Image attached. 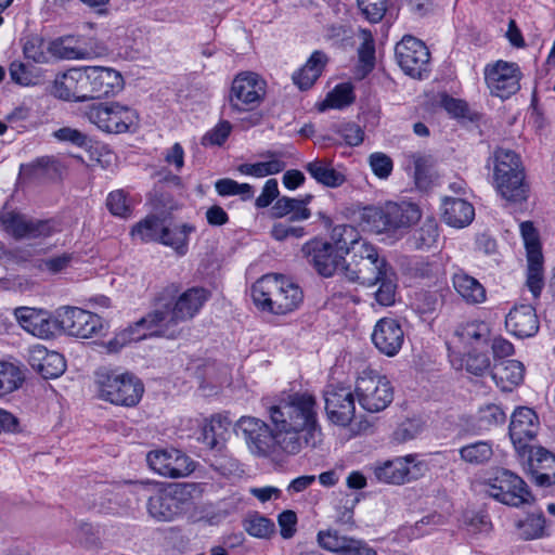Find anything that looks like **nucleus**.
<instances>
[{
	"instance_id": "obj_1",
	"label": "nucleus",
	"mask_w": 555,
	"mask_h": 555,
	"mask_svg": "<svg viewBox=\"0 0 555 555\" xmlns=\"http://www.w3.org/2000/svg\"><path fill=\"white\" fill-rule=\"evenodd\" d=\"M261 403L272 428L254 416H242L235 425L237 435L243 437L251 453L266 456L279 450L294 455L304 447L314 448L321 442L322 430L313 395L283 393L262 398Z\"/></svg>"
},
{
	"instance_id": "obj_2",
	"label": "nucleus",
	"mask_w": 555,
	"mask_h": 555,
	"mask_svg": "<svg viewBox=\"0 0 555 555\" xmlns=\"http://www.w3.org/2000/svg\"><path fill=\"white\" fill-rule=\"evenodd\" d=\"M210 293L204 287H191L179 294V286H165L154 299L153 310L140 319L152 333L170 339L181 335L178 326L181 322L192 320L208 300Z\"/></svg>"
},
{
	"instance_id": "obj_3",
	"label": "nucleus",
	"mask_w": 555,
	"mask_h": 555,
	"mask_svg": "<svg viewBox=\"0 0 555 555\" xmlns=\"http://www.w3.org/2000/svg\"><path fill=\"white\" fill-rule=\"evenodd\" d=\"M492 185L509 204H522L528 199L530 186L519 154L503 147L493 152Z\"/></svg>"
},
{
	"instance_id": "obj_4",
	"label": "nucleus",
	"mask_w": 555,
	"mask_h": 555,
	"mask_svg": "<svg viewBox=\"0 0 555 555\" xmlns=\"http://www.w3.org/2000/svg\"><path fill=\"white\" fill-rule=\"evenodd\" d=\"M251 297L262 311L286 314L299 307L304 294L291 279L282 274H266L253 285Z\"/></svg>"
},
{
	"instance_id": "obj_5",
	"label": "nucleus",
	"mask_w": 555,
	"mask_h": 555,
	"mask_svg": "<svg viewBox=\"0 0 555 555\" xmlns=\"http://www.w3.org/2000/svg\"><path fill=\"white\" fill-rule=\"evenodd\" d=\"M133 492L147 498V512L157 521H172L183 513L189 500L185 486L160 488L157 483L134 482Z\"/></svg>"
},
{
	"instance_id": "obj_6",
	"label": "nucleus",
	"mask_w": 555,
	"mask_h": 555,
	"mask_svg": "<svg viewBox=\"0 0 555 555\" xmlns=\"http://www.w3.org/2000/svg\"><path fill=\"white\" fill-rule=\"evenodd\" d=\"M99 397L115 405L134 406L144 392L142 382L130 372L100 367L95 372Z\"/></svg>"
},
{
	"instance_id": "obj_7",
	"label": "nucleus",
	"mask_w": 555,
	"mask_h": 555,
	"mask_svg": "<svg viewBox=\"0 0 555 555\" xmlns=\"http://www.w3.org/2000/svg\"><path fill=\"white\" fill-rule=\"evenodd\" d=\"M349 254L350 258L343 267V272L350 282L363 286L377 285L390 268L386 259L379 256L376 246L367 241L354 245Z\"/></svg>"
},
{
	"instance_id": "obj_8",
	"label": "nucleus",
	"mask_w": 555,
	"mask_h": 555,
	"mask_svg": "<svg viewBox=\"0 0 555 555\" xmlns=\"http://www.w3.org/2000/svg\"><path fill=\"white\" fill-rule=\"evenodd\" d=\"M354 393L361 408L370 413L384 411L393 400V387L390 380L370 367L359 373Z\"/></svg>"
},
{
	"instance_id": "obj_9",
	"label": "nucleus",
	"mask_w": 555,
	"mask_h": 555,
	"mask_svg": "<svg viewBox=\"0 0 555 555\" xmlns=\"http://www.w3.org/2000/svg\"><path fill=\"white\" fill-rule=\"evenodd\" d=\"M88 119L106 133H125L138 127L139 115L130 106L118 102L92 105L87 112Z\"/></svg>"
},
{
	"instance_id": "obj_10",
	"label": "nucleus",
	"mask_w": 555,
	"mask_h": 555,
	"mask_svg": "<svg viewBox=\"0 0 555 555\" xmlns=\"http://www.w3.org/2000/svg\"><path fill=\"white\" fill-rule=\"evenodd\" d=\"M486 492L494 500L513 507L531 504L534 501L527 483L507 469L495 473L487 483Z\"/></svg>"
},
{
	"instance_id": "obj_11",
	"label": "nucleus",
	"mask_w": 555,
	"mask_h": 555,
	"mask_svg": "<svg viewBox=\"0 0 555 555\" xmlns=\"http://www.w3.org/2000/svg\"><path fill=\"white\" fill-rule=\"evenodd\" d=\"M266 81L253 72L237 74L229 93L230 108L235 113H245L257 108L266 95Z\"/></svg>"
},
{
	"instance_id": "obj_12",
	"label": "nucleus",
	"mask_w": 555,
	"mask_h": 555,
	"mask_svg": "<svg viewBox=\"0 0 555 555\" xmlns=\"http://www.w3.org/2000/svg\"><path fill=\"white\" fill-rule=\"evenodd\" d=\"M395 55L401 69L410 77L422 79L428 74L430 53L422 40L405 35L396 44Z\"/></svg>"
},
{
	"instance_id": "obj_13",
	"label": "nucleus",
	"mask_w": 555,
	"mask_h": 555,
	"mask_svg": "<svg viewBox=\"0 0 555 555\" xmlns=\"http://www.w3.org/2000/svg\"><path fill=\"white\" fill-rule=\"evenodd\" d=\"M4 231L15 240H36L51 236L57 231L53 220L29 218L15 211L0 217Z\"/></svg>"
},
{
	"instance_id": "obj_14",
	"label": "nucleus",
	"mask_w": 555,
	"mask_h": 555,
	"mask_svg": "<svg viewBox=\"0 0 555 555\" xmlns=\"http://www.w3.org/2000/svg\"><path fill=\"white\" fill-rule=\"evenodd\" d=\"M485 81L490 93L507 99L520 89L521 73L516 63L499 60L485 67Z\"/></svg>"
},
{
	"instance_id": "obj_15",
	"label": "nucleus",
	"mask_w": 555,
	"mask_h": 555,
	"mask_svg": "<svg viewBox=\"0 0 555 555\" xmlns=\"http://www.w3.org/2000/svg\"><path fill=\"white\" fill-rule=\"evenodd\" d=\"M354 395L350 387L344 385H328L325 388V411L333 424L345 427L353 421Z\"/></svg>"
},
{
	"instance_id": "obj_16",
	"label": "nucleus",
	"mask_w": 555,
	"mask_h": 555,
	"mask_svg": "<svg viewBox=\"0 0 555 555\" xmlns=\"http://www.w3.org/2000/svg\"><path fill=\"white\" fill-rule=\"evenodd\" d=\"M540 422L537 413L528 406H519L512 414L509 424V437L516 452L526 456L532 449L531 442L538 435Z\"/></svg>"
},
{
	"instance_id": "obj_17",
	"label": "nucleus",
	"mask_w": 555,
	"mask_h": 555,
	"mask_svg": "<svg viewBox=\"0 0 555 555\" xmlns=\"http://www.w3.org/2000/svg\"><path fill=\"white\" fill-rule=\"evenodd\" d=\"M57 315L60 330L72 336L90 338L103 327L101 317L78 307H62Z\"/></svg>"
},
{
	"instance_id": "obj_18",
	"label": "nucleus",
	"mask_w": 555,
	"mask_h": 555,
	"mask_svg": "<svg viewBox=\"0 0 555 555\" xmlns=\"http://www.w3.org/2000/svg\"><path fill=\"white\" fill-rule=\"evenodd\" d=\"M146 461L154 472L169 478L185 477L194 470V462L177 449L151 451Z\"/></svg>"
},
{
	"instance_id": "obj_19",
	"label": "nucleus",
	"mask_w": 555,
	"mask_h": 555,
	"mask_svg": "<svg viewBox=\"0 0 555 555\" xmlns=\"http://www.w3.org/2000/svg\"><path fill=\"white\" fill-rule=\"evenodd\" d=\"M416 455L409 454L387 460L374 467V475L380 482L404 485L421 475L422 463H416Z\"/></svg>"
},
{
	"instance_id": "obj_20",
	"label": "nucleus",
	"mask_w": 555,
	"mask_h": 555,
	"mask_svg": "<svg viewBox=\"0 0 555 555\" xmlns=\"http://www.w3.org/2000/svg\"><path fill=\"white\" fill-rule=\"evenodd\" d=\"M301 253L307 262L324 278L333 276L343 259L332 243L318 237L306 242Z\"/></svg>"
},
{
	"instance_id": "obj_21",
	"label": "nucleus",
	"mask_w": 555,
	"mask_h": 555,
	"mask_svg": "<svg viewBox=\"0 0 555 555\" xmlns=\"http://www.w3.org/2000/svg\"><path fill=\"white\" fill-rule=\"evenodd\" d=\"M18 324L31 335L48 339L60 330L59 315L53 319L50 312L29 307H20L14 312Z\"/></svg>"
},
{
	"instance_id": "obj_22",
	"label": "nucleus",
	"mask_w": 555,
	"mask_h": 555,
	"mask_svg": "<svg viewBox=\"0 0 555 555\" xmlns=\"http://www.w3.org/2000/svg\"><path fill=\"white\" fill-rule=\"evenodd\" d=\"M372 341L385 356H396L404 341V332L400 323L392 318H383L374 326Z\"/></svg>"
},
{
	"instance_id": "obj_23",
	"label": "nucleus",
	"mask_w": 555,
	"mask_h": 555,
	"mask_svg": "<svg viewBox=\"0 0 555 555\" xmlns=\"http://www.w3.org/2000/svg\"><path fill=\"white\" fill-rule=\"evenodd\" d=\"M55 95L65 101L85 102L92 100L86 68H73L55 82Z\"/></svg>"
},
{
	"instance_id": "obj_24",
	"label": "nucleus",
	"mask_w": 555,
	"mask_h": 555,
	"mask_svg": "<svg viewBox=\"0 0 555 555\" xmlns=\"http://www.w3.org/2000/svg\"><path fill=\"white\" fill-rule=\"evenodd\" d=\"M28 363L46 379L56 378L66 370V362L61 353L50 351L39 344L28 349Z\"/></svg>"
},
{
	"instance_id": "obj_25",
	"label": "nucleus",
	"mask_w": 555,
	"mask_h": 555,
	"mask_svg": "<svg viewBox=\"0 0 555 555\" xmlns=\"http://www.w3.org/2000/svg\"><path fill=\"white\" fill-rule=\"evenodd\" d=\"M451 283L456 295L468 306H478L487 301V288L475 276L462 268L451 275Z\"/></svg>"
},
{
	"instance_id": "obj_26",
	"label": "nucleus",
	"mask_w": 555,
	"mask_h": 555,
	"mask_svg": "<svg viewBox=\"0 0 555 555\" xmlns=\"http://www.w3.org/2000/svg\"><path fill=\"white\" fill-rule=\"evenodd\" d=\"M506 330L518 338L534 336L539 331V319L531 305L514 307L505 318Z\"/></svg>"
},
{
	"instance_id": "obj_27",
	"label": "nucleus",
	"mask_w": 555,
	"mask_h": 555,
	"mask_svg": "<svg viewBox=\"0 0 555 555\" xmlns=\"http://www.w3.org/2000/svg\"><path fill=\"white\" fill-rule=\"evenodd\" d=\"M85 68L92 100L107 96L121 88L122 77L117 70L103 66H85Z\"/></svg>"
},
{
	"instance_id": "obj_28",
	"label": "nucleus",
	"mask_w": 555,
	"mask_h": 555,
	"mask_svg": "<svg viewBox=\"0 0 555 555\" xmlns=\"http://www.w3.org/2000/svg\"><path fill=\"white\" fill-rule=\"evenodd\" d=\"M530 473L537 485L550 487L555 485V454L548 450L537 447L528 450Z\"/></svg>"
},
{
	"instance_id": "obj_29",
	"label": "nucleus",
	"mask_w": 555,
	"mask_h": 555,
	"mask_svg": "<svg viewBox=\"0 0 555 555\" xmlns=\"http://www.w3.org/2000/svg\"><path fill=\"white\" fill-rule=\"evenodd\" d=\"M305 170L321 185L336 189L341 186L347 178L346 175L333 166L327 158H315L304 166Z\"/></svg>"
},
{
	"instance_id": "obj_30",
	"label": "nucleus",
	"mask_w": 555,
	"mask_h": 555,
	"mask_svg": "<svg viewBox=\"0 0 555 555\" xmlns=\"http://www.w3.org/2000/svg\"><path fill=\"white\" fill-rule=\"evenodd\" d=\"M386 232L396 231L398 229L409 228L421 218V211L415 204L412 203H386Z\"/></svg>"
},
{
	"instance_id": "obj_31",
	"label": "nucleus",
	"mask_w": 555,
	"mask_h": 555,
	"mask_svg": "<svg viewBox=\"0 0 555 555\" xmlns=\"http://www.w3.org/2000/svg\"><path fill=\"white\" fill-rule=\"evenodd\" d=\"M525 365L517 360H504L495 364L492 378L502 391H512L525 378Z\"/></svg>"
},
{
	"instance_id": "obj_32",
	"label": "nucleus",
	"mask_w": 555,
	"mask_h": 555,
	"mask_svg": "<svg viewBox=\"0 0 555 555\" xmlns=\"http://www.w3.org/2000/svg\"><path fill=\"white\" fill-rule=\"evenodd\" d=\"M286 156V152L268 151L261 154V157L267 158V160L255 164H242L238 166L237 170L242 175L257 178L275 175L285 169L286 163L284 162V158Z\"/></svg>"
},
{
	"instance_id": "obj_33",
	"label": "nucleus",
	"mask_w": 555,
	"mask_h": 555,
	"mask_svg": "<svg viewBox=\"0 0 555 555\" xmlns=\"http://www.w3.org/2000/svg\"><path fill=\"white\" fill-rule=\"evenodd\" d=\"M442 218L447 224L453 228H464L474 220L475 208L465 199L446 197L443 201Z\"/></svg>"
},
{
	"instance_id": "obj_34",
	"label": "nucleus",
	"mask_w": 555,
	"mask_h": 555,
	"mask_svg": "<svg viewBox=\"0 0 555 555\" xmlns=\"http://www.w3.org/2000/svg\"><path fill=\"white\" fill-rule=\"evenodd\" d=\"M327 62L328 57L324 52L314 51L306 64L293 75L294 82L301 90L311 88L322 74Z\"/></svg>"
},
{
	"instance_id": "obj_35",
	"label": "nucleus",
	"mask_w": 555,
	"mask_h": 555,
	"mask_svg": "<svg viewBox=\"0 0 555 555\" xmlns=\"http://www.w3.org/2000/svg\"><path fill=\"white\" fill-rule=\"evenodd\" d=\"M158 336L152 333V330L146 325H141L140 320L128 328L117 333L111 340L106 343V349L108 352H118L126 345L131 341H138L147 337Z\"/></svg>"
},
{
	"instance_id": "obj_36",
	"label": "nucleus",
	"mask_w": 555,
	"mask_h": 555,
	"mask_svg": "<svg viewBox=\"0 0 555 555\" xmlns=\"http://www.w3.org/2000/svg\"><path fill=\"white\" fill-rule=\"evenodd\" d=\"M334 249L339 254H349L354 245H360L366 240L360 237L358 230L350 224H339L333 228L331 233Z\"/></svg>"
},
{
	"instance_id": "obj_37",
	"label": "nucleus",
	"mask_w": 555,
	"mask_h": 555,
	"mask_svg": "<svg viewBox=\"0 0 555 555\" xmlns=\"http://www.w3.org/2000/svg\"><path fill=\"white\" fill-rule=\"evenodd\" d=\"M438 238V222L435 218L428 217L414 230L410 243L416 249H429L437 244Z\"/></svg>"
},
{
	"instance_id": "obj_38",
	"label": "nucleus",
	"mask_w": 555,
	"mask_h": 555,
	"mask_svg": "<svg viewBox=\"0 0 555 555\" xmlns=\"http://www.w3.org/2000/svg\"><path fill=\"white\" fill-rule=\"evenodd\" d=\"M195 231V227L189 223L176 225L173 228H165L162 236V244L169 246L180 256L188 253L189 235Z\"/></svg>"
},
{
	"instance_id": "obj_39",
	"label": "nucleus",
	"mask_w": 555,
	"mask_h": 555,
	"mask_svg": "<svg viewBox=\"0 0 555 555\" xmlns=\"http://www.w3.org/2000/svg\"><path fill=\"white\" fill-rule=\"evenodd\" d=\"M456 335L464 344L483 346L490 338V327L483 321H470L460 326Z\"/></svg>"
},
{
	"instance_id": "obj_40",
	"label": "nucleus",
	"mask_w": 555,
	"mask_h": 555,
	"mask_svg": "<svg viewBox=\"0 0 555 555\" xmlns=\"http://www.w3.org/2000/svg\"><path fill=\"white\" fill-rule=\"evenodd\" d=\"M460 457L465 463L481 465L489 462L493 456V444L488 440H479L463 446L460 450Z\"/></svg>"
},
{
	"instance_id": "obj_41",
	"label": "nucleus",
	"mask_w": 555,
	"mask_h": 555,
	"mask_svg": "<svg viewBox=\"0 0 555 555\" xmlns=\"http://www.w3.org/2000/svg\"><path fill=\"white\" fill-rule=\"evenodd\" d=\"M165 228L164 222L159 218L149 216L133 227L131 235L141 242L160 243Z\"/></svg>"
},
{
	"instance_id": "obj_42",
	"label": "nucleus",
	"mask_w": 555,
	"mask_h": 555,
	"mask_svg": "<svg viewBox=\"0 0 555 555\" xmlns=\"http://www.w3.org/2000/svg\"><path fill=\"white\" fill-rule=\"evenodd\" d=\"M24 382L22 370L7 361H0V397L17 390Z\"/></svg>"
},
{
	"instance_id": "obj_43",
	"label": "nucleus",
	"mask_w": 555,
	"mask_h": 555,
	"mask_svg": "<svg viewBox=\"0 0 555 555\" xmlns=\"http://www.w3.org/2000/svg\"><path fill=\"white\" fill-rule=\"evenodd\" d=\"M215 189L220 196H240L244 202L251 199L255 195V190L250 184L238 183L230 178L217 180L215 182Z\"/></svg>"
},
{
	"instance_id": "obj_44",
	"label": "nucleus",
	"mask_w": 555,
	"mask_h": 555,
	"mask_svg": "<svg viewBox=\"0 0 555 555\" xmlns=\"http://www.w3.org/2000/svg\"><path fill=\"white\" fill-rule=\"evenodd\" d=\"M526 285L534 299H538L544 287L543 256L527 258Z\"/></svg>"
},
{
	"instance_id": "obj_45",
	"label": "nucleus",
	"mask_w": 555,
	"mask_h": 555,
	"mask_svg": "<svg viewBox=\"0 0 555 555\" xmlns=\"http://www.w3.org/2000/svg\"><path fill=\"white\" fill-rule=\"evenodd\" d=\"M132 201L124 190H115L108 193L106 207L116 217L129 218L132 214Z\"/></svg>"
},
{
	"instance_id": "obj_46",
	"label": "nucleus",
	"mask_w": 555,
	"mask_h": 555,
	"mask_svg": "<svg viewBox=\"0 0 555 555\" xmlns=\"http://www.w3.org/2000/svg\"><path fill=\"white\" fill-rule=\"evenodd\" d=\"M517 527L524 540H534L546 535L545 517L542 513L529 515L526 519L518 521Z\"/></svg>"
},
{
	"instance_id": "obj_47",
	"label": "nucleus",
	"mask_w": 555,
	"mask_h": 555,
	"mask_svg": "<svg viewBox=\"0 0 555 555\" xmlns=\"http://www.w3.org/2000/svg\"><path fill=\"white\" fill-rule=\"evenodd\" d=\"M391 267L386 270V274L378 281V289L374 293L376 301L384 307H389L396 301L397 284Z\"/></svg>"
},
{
	"instance_id": "obj_48",
	"label": "nucleus",
	"mask_w": 555,
	"mask_h": 555,
	"mask_svg": "<svg viewBox=\"0 0 555 555\" xmlns=\"http://www.w3.org/2000/svg\"><path fill=\"white\" fill-rule=\"evenodd\" d=\"M349 537L343 535L336 529L320 530L317 534L318 545L330 552L339 555Z\"/></svg>"
},
{
	"instance_id": "obj_49",
	"label": "nucleus",
	"mask_w": 555,
	"mask_h": 555,
	"mask_svg": "<svg viewBox=\"0 0 555 555\" xmlns=\"http://www.w3.org/2000/svg\"><path fill=\"white\" fill-rule=\"evenodd\" d=\"M440 306L439 296L434 292L422 291L416 293L413 307L422 317L434 314Z\"/></svg>"
},
{
	"instance_id": "obj_50",
	"label": "nucleus",
	"mask_w": 555,
	"mask_h": 555,
	"mask_svg": "<svg viewBox=\"0 0 555 555\" xmlns=\"http://www.w3.org/2000/svg\"><path fill=\"white\" fill-rule=\"evenodd\" d=\"M520 233L525 243L527 258L543 256L539 234L533 223L530 221L521 222Z\"/></svg>"
},
{
	"instance_id": "obj_51",
	"label": "nucleus",
	"mask_w": 555,
	"mask_h": 555,
	"mask_svg": "<svg viewBox=\"0 0 555 555\" xmlns=\"http://www.w3.org/2000/svg\"><path fill=\"white\" fill-rule=\"evenodd\" d=\"M506 421V414L500 405L487 404L479 409L478 422L483 429L503 424Z\"/></svg>"
},
{
	"instance_id": "obj_52",
	"label": "nucleus",
	"mask_w": 555,
	"mask_h": 555,
	"mask_svg": "<svg viewBox=\"0 0 555 555\" xmlns=\"http://www.w3.org/2000/svg\"><path fill=\"white\" fill-rule=\"evenodd\" d=\"M359 38L361 40L358 49L359 60L365 66L372 68L375 63V41L371 30L360 29Z\"/></svg>"
},
{
	"instance_id": "obj_53",
	"label": "nucleus",
	"mask_w": 555,
	"mask_h": 555,
	"mask_svg": "<svg viewBox=\"0 0 555 555\" xmlns=\"http://www.w3.org/2000/svg\"><path fill=\"white\" fill-rule=\"evenodd\" d=\"M244 529L253 537L266 539L274 532V524L263 516H254L244 521Z\"/></svg>"
},
{
	"instance_id": "obj_54",
	"label": "nucleus",
	"mask_w": 555,
	"mask_h": 555,
	"mask_svg": "<svg viewBox=\"0 0 555 555\" xmlns=\"http://www.w3.org/2000/svg\"><path fill=\"white\" fill-rule=\"evenodd\" d=\"M225 428H223L222 417L220 415L212 416L204 426L202 433L203 442L209 448L215 449L219 446L220 439Z\"/></svg>"
},
{
	"instance_id": "obj_55",
	"label": "nucleus",
	"mask_w": 555,
	"mask_h": 555,
	"mask_svg": "<svg viewBox=\"0 0 555 555\" xmlns=\"http://www.w3.org/2000/svg\"><path fill=\"white\" fill-rule=\"evenodd\" d=\"M362 220L377 233L386 232V210L384 206L365 207L362 211Z\"/></svg>"
},
{
	"instance_id": "obj_56",
	"label": "nucleus",
	"mask_w": 555,
	"mask_h": 555,
	"mask_svg": "<svg viewBox=\"0 0 555 555\" xmlns=\"http://www.w3.org/2000/svg\"><path fill=\"white\" fill-rule=\"evenodd\" d=\"M352 89L348 85H338L330 92L323 103L324 107L341 108L352 103Z\"/></svg>"
},
{
	"instance_id": "obj_57",
	"label": "nucleus",
	"mask_w": 555,
	"mask_h": 555,
	"mask_svg": "<svg viewBox=\"0 0 555 555\" xmlns=\"http://www.w3.org/2000/svg\"><path fill=\"white\" fill-rule=\"evenodd\" d=\"M358 7L367 21L377 23L387 11V0H358Z\"/></svg>"
},
{
	"instance_id": "obj_58",
	"label": "nucleus",
	"mask_w": 555,
	"mask_h": 555,
	"mask_svg": "<svg viewBox=\"0 0 555 555\" xmlns=\"http://www.w3.org/2000/svg\"><path fill=\"white\" fill-rule=\"evenodd\" d=\"M369 164L376 177L379 179H387L393 168L392 159L382 152H375L370 155Z\"/></svg>"
},
{
	"instance_id": "obj_59",
	"label": "nucleus",
	"mask_w": 555,
	"mask_h": 555,
	"mask_svg": "<svg viewBox=\"0 0 555 555\" xmlns=\"http://www.w3.org/2000/svg\"><path fill=\"white\" fill-rule=\"evenodd\" d=\"M73 254L64 253L59 256L43 259L40 269L56 274L68 268L73 261Z\"/></svg>"
},
{
	"instance_id": "obj_60",
	"label": "nucleus",
	"mask_w": 555,
	"mask_h": 555,
	"mask_svg": "<svg viewBox=\"0 0 555 555\" xmlns=\"http://www.w3.org/2000/svg\"><path fill=\"white\" fill-rule=\"evenodd\" d=\"M338 133L349 146H358L364 140V131L353 122H348L339 127Z\"/></svg>"
},
{
	"instance_id": "obj_61",
	"label": "nucleus",
	"mask_w": 555,
	"mask_h": 555,
	"mask_svg": "<svg viewBox=\"0 0 555 555\" xmlns=\"http://www.w3.org/2000/svg\"><path fill=\"white\" fill-rule=\"evenodd\" d=\"M305 234L304 227H294L284 222L275 223L271 229V235L276 241H284L288 237L300 238Z\"/></svg>"
},
{
	"instance_id": "obj_62",
	"label": "nucleus",
	"mask_w": 555,
	"mask_h": 555,
	"mask_svg": "<svg viewBox=\"0 0 555 555\" xmlns=\"http://www.w3.org/2000/svg\"><path fill=\"white\" fill-rule=\"evenodd\" d=\"M231 132L229 121L219 122L214 129L207 132L204 138V144L221 145L225 142Z\"/></svg>"
},
{
	"instance_id": "obj_63",
	"label": "nucleus",
	"mask_w": 555,
	"mask_h": 555,
	"mask_svg": "<svg viewBox=\"0 0 555 555\" xmlns=\"http://www.w3.org/2000/svg\"><path fill=\"white\" fill-rule=\"evenodd\" d=\"M339 555H377L365 541L349 537Z\"/></svg>"
},
{
	"instance_id": "obj_64",
	"label": "nucleus",
	"mask_w": 555,
	"mask_h": 555,
	"mask_svg": "<svg viewBox=\"0 0 555 555\" xmlns=\"http://www.w3.org/2000/svg\"><path fill=\"white\" fill-rule=\"evenodd\" d=\"M490 367V359L486 353H468L466 370L474 375H482Z\"/></svg>"
}]
</instances>
